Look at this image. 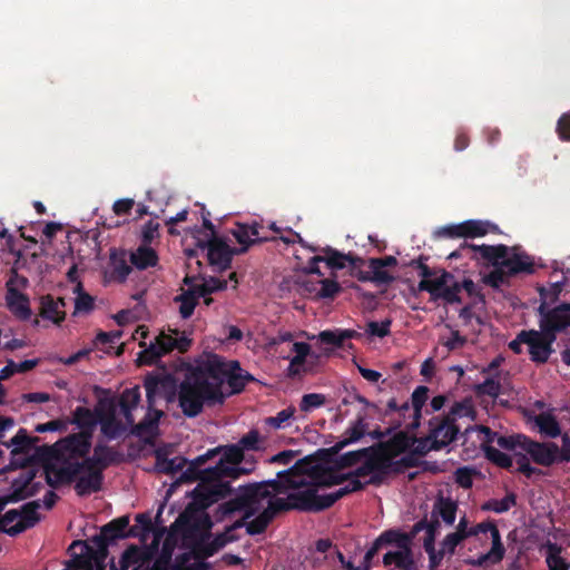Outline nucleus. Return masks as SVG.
<instances>
[{"instance_id":"nucleus-1","label":"nucleus","mask_w":570,"mask_h":570,"mask_svg":"<svg viewBox=\"0 0 570 570\" xmlns=\"http://www.w3.org/2000/svg\"><path fill=\"white\" fill-rule=\"evenodd\" d=\"M254 376L243 371L238 361H224L213 355L202 365L190 370L179 385L178 403L187 417H196L205 403L222 404L225 400L223 385L230 387V394L240 393Z\"/></svg>"},{"instance_id":"nucleus-2","label":"nucleus","mask_w":570,"mask_h":570,"mask_svg":"<svg viewBox=\"0 0 570 570\" xmlns=\"http://www.w3.org/2000/svg\"><path fill=\"white\" fill-rule=\"evenodd\" d=\"M298 465L292 470H284L277 473L276 480H268L257 483H249L244 487H239L238 491L233 498L220 503L215 513L214 518L217 522H222L227 518H230L236 512H243V517L227 525L222 532L226 538H230L229 543L238 541L240 535L237 533L238 530L244 528L246 520L254 517L264 507V500L269 495L268 488H273L276 491H282L284 479L293 470H297Z\"/></svg>"},{"instance_id":"nucleus-3","label":"nucleus","mask_w":570,"mask_h":570,"mask_svg":"<svg viewBox=\"0 0 570 570\" xmlns=\"http://www.w3.org/2000/svg\"><path fill=\"white\" fill-rule=\"evenodd\" d=\"M297 470H293L284 479L282 491H276L273 488H268L272 493H285L292 489L293 492L288 493L287 498H277L274 495L277 508L281 512L297 510L302 512H321L333 505L330 493L318 494V488L314 482L306 483L304 475L309 473V461L308 458L298 460L288 470L297 466Z\"/></svg>"},{"instance_id":"nucleus-4","label":"nucleus","mask_w":570,"mask_h":570,"mask_svg":"<svg viewBox=\"0 0 570 570\" xmlns=\"http://www.w3.org/2000/svg\"><path fill=\"white\" fill-rule=\"evenodd\" d=\"M203 490H205L204 485H200L191 491V502L187 504L171 525L175 532H179L186 540L194 541V544L199 540L209 539L212 535L213 521L205 510L229 495H212L210 493H202Z\"/></svg>"},{"instance_id":"nucleus-5","label":"nucleus","mask_w":570,"mask_h":570,"mask_svg":"<svg viewBox=\"0 0 570 570\" xmlns=\"http://www.w3.org/2000/svg\"><path fill=\"white\" fill-rule=\"evenodd\" d=\"M220 452V448L208 450L206 453L198 455L188 463L177 480V483H191L198 481L197 487L204 485L202 493L232 494L233 488L230 483L223 480V472L215 470L217 464L209 468H203L204 464L214 459Z\"/></svg>"},{"instance_id":"nucleus-6","label":"nucleus","mask_w":570,"mask_h":570,"mask_svg":"<svg viewBox=\"0 0 570 570\" xmlns=\"http://www.w3.org/2000/svg\"><path fill=\"white\" fill-rule=\"evenodd\" d=\"M148 412L145 417L134 425L131 433L136 436L154 435L158 430V423L163 411L155 409L156 397L163 396L167 390L175 387V380L170 374L148 375L144 383Z\"/></svg>"},{"instance_id":"nucleus-7","label":"nucleus","mask_w":570,"mask_h":570,"mask_svg":"<svg viewBox=\"0 0 570 570\" xmlns=\"http://www.w3.org/2000/svg\"><path fill=\"white\" fill-rule=\"evenodd\" d=\"M170 334L160 333L155 337V341L145 347L138 355V363L140 365L156 364L161 356L177 350L179 353H185L191 345V340L185 334L179 335L178 330H169Z\"/></svg>"},{"instance_id":"nucleus-8","label":"nucleus","mask_w":570,"mask_h":570,"mask_svg":"<svg viewBox=\"0 0 570 570\" xmlns=\"http://www.w3.org/2000/svg\"><path fill=\"white\" fill-rule=\"evenodd\" d=\"M535 272L532 257L525 253L509 254L503 261L502 268L492 269L483 276L482 281L485 285L498 289L502 285L509 283V278L519 274L531 275Z\"/></svg>"},{"instance_id":"nucleus-9","label":"nucleus","mask_w":570,"mask_h":570,"mask_svg":"<svg viewBox=\"0 0 570 570\" xmlns=\"http://www.w3.org/2000/svg\"><path fill=\"white\" fill-rule=\"evenodd\" d=\"M509 253V247L499 245H474L463 242L458 249L453 250L448 258L459 259L468 257L471 261L481 263L484 266H492L493 269L502 268L503 261Z\"/></svg>"},{"instance_id":"nucleus-10","label":"nucleus","mask_w":570,"mask_h":570,"mask_svg":"<svg viewBox=\"0 0 570 570\" xmlns=\"http://www.w3.org/2000/svg\"><path fill=\"white\" fill-rule=\"evenodd\" d=\"M412 265H415L420 271V276L422 279L420 281L417 288L421 292H428L432 299L436 301L439 298L443 301H455V289L456 287H452V291L445 289L444 286L448 282L453 278V274L450 272L442 269L439 276H435L436 273L431 269L422 258L417 261H412Z\"/></svg>"},{"instance_id":"nucleus-11","label":"nucleus","mask_w":570,"mask_h":570,"mask_svg":"<svg viewBox=\"0 0 570 570\" xmlns=\"http://www.w3.org/2000/svg\"><path fill=\"white\" fill-rule=\"evenodd\" d=\"M140 534L137 525L129 527V517L122 515L102 525L100 533L91 538V543L98 547L100 558L108 557V547L118 539L137 538Z\"/></svg>"},{"instance_id":"nucleus-12","label":"nucleus","mask_w":570,"mask_h":570,"mask_svg":"<svg viewBox=\"0 0 570 570\" xmlns=\"http://www.w3.org/2000/svg\"><path fill=\"white\" fill-rule=\"evenodd\" d=\"M499 227L489 222L480 219H469L460 224L442 226L434 232L436 238H476L488 234L499 233Z\"/></svg>"},{"instance_id":"nucleus-13","label":"nucleus","mask_w":570,"mask_h":570,"mask_svg":"<svg viewBox=\"0 0 570 570\" xmlns=\"http://www.w3.org/2000/svg\"><path fill=\"white\" fill-rule=\"evenodd\" d=\"M196 246L202 250H207L208 264L214 271L223 272L230 268L233 257L240 255L236 247L229 246L220 237H209L207 239L197 238Z\"/></svg>"},{"instance_id":"nucleus-14","label":"nucleus","mask_w":570,"mask_h":570,"mask_svg":"<svg viewBox=\"0 0 570 570\" xmlns=\"http://www.w3.org/2000/svg\"><path fill=\"white\" fill-rule=\"evenodd\" d=\"M366 455L363 456L362 464L356 468L351 475L365 478L370 475L368 484L379 485L386 476L385 452L376 445L368 446Z\"/></svg>"},{"instance_id":"nucleus-15","label":"nucleus","mask_w":570,"mask_h":570,"mask_svg":"<svg viewBox=\"0 0 570 570\" xmlns=\"http://www.w3.org/2000/svg\"><path fill=\"white\" fill-rule=\"evenodd\" d=\"M80 547V553L72 554L66 570H106V559L98 554V547L86 541H73L69 549Z\"/></svg>"},{"instance_id":"nucleus-16","label":"nucleus","mask_w":570,"mask_h":570,"mask_svg":"<svg viewBox=\"0 0 570 570\" xmlns=\"http://www.w3.org/2000/svg\"><path fill=\"white\" fill-rule=\"evenodd\" d=\"M230 233L239 244V247H236V249L240 255L246 253L253 245L275 239L269 237L265 227L257 222L236 223Z\"/></svg>"},{"instance_id":"nucleus-17","label":"nucleus","mask_w":570,"mask_h":570,"mask_svg":"<svg viewBox=\"0 0 570 570\" xmlns=\"http://www.w3.org/2000/svg\"><path fill=\"white\" fill-rule=\"evenodd\" d=\"M429 434L434 441V448L439 450L446 448L462 435L456 422L443 414L429 420Z\"/></svg>"},{"instance_id":"nucleus-18","label":"nucleus","mask_w":570,"mask_h":570,"mask_svg":"<svg viewBox=\"0 0 570 570\" xmlns=\"http://www.w3.org/2000/svg\"><path fill=\"white\" fill-rule=\"evenodd\" d=\"M80 461H65L62 464L48 462L43 465L46 483L52 489L71 484L80 474Z\"/></svg>"},{"instance_id":"nucleus-19","label":"nucleus","mask_w":570,"mask_h":570,"mask_svg":"<svg viewBox=\"0 0 570 570\" xmlns=\"http://www.w3.org/2000/svg\"><path fill=\"white\" fill-rule=\"evenodd\" d=\"M537 314L540 321L562 333L570 327V303L563 302L551 307L544 298L540 302Z\"/></svg>"},{"instance_id":"nucleus-20","label":"nucleus","mask_w":570,"mask_h":570,"mask_svg":"<svg viewBox=\"0 0 570 570\" xmlns=\"http://www.w3.org/2000/svg\"><path fill=\"white\" fill-rule=\"evenodd\" d=\"M393 544H395L399 550L389 551L383 556L384 567H391L393 564L399 570H415V563L410 548L411 538L406 533H403V539L393 541Z\"/></svg>"},{"instance_id":"nucleus-21","label":"nucleus","mask_w":570,"mask_h":570,"mask_svg":"<svg viewBox=\"0 0 570 570\" xmlns=\"http://www.w3.org/2000/svg\"><path fill=\"white\" fill-rule=\"evenodd\" d=\"M522 451L539 465L551 466L558 461L559 446L553 442L541 443L527 436Z\"/></svg>"},{"instance_id":"nucleus-22","label":"nucleus","mask_w":570,"mask_h":570,"mask_svg":"<svg viewBox=\"0 0 570 570\" xmlns=\"http://www.w3.org/2000/svg\"><path fill=\"white\" fill-rule=\"evenodd\" d=\"M82 472H85V474L77 476L75 480V491L77 495L87 497L100 491L104 482V472L91 465H81L80 473Z\"/></svg>"},{"instance_id":"nucleus-23","label":"nucleus","mask_w":570,"mask_h":570,"mask_svg":"<svg viewBox=\"0 0 570 570\" xmlns=\"http://www.w3.org/2000/svg\"><path fill=\"white\" fill-rule=\"evenodd\" d=\"M323 256L312 257L313 263L325 262L332 269H342L347 264L354 269L363 264V259L352 253H341L335 248L326 246L322 248Z\"/></svg>"},{"instance_id":"nucleus-24","label":"nucleus","mask_w":570,"mask_h":570,"mask_svg":"<svg viewBox=\"0 0 570 570\" xmlns=\"http://www.w3.org/2000/svg\"><path fill=\"white\" fill-rule=\"evenodd\" d=\"M265 501L267 502V507L264 508L263 511L253 520L248 522L246 521V524L244 525L246 528V533L249 535L264 533L273 519L281 512L271 490L269 495L264 500V502Z\"/></svg>"},{"instance_id":"nucleus-25","label":"nucleus","mask_w":570,"mask_h":570,"mask_svg":"<svg viewBox=\"0 0 570 570\" xmlns=\"http://www.w3.org/2000/svg\"><path fill=\"white\" fill-rule=\"evenodd\" d=\"M6 303L9 311L19 320L28 321L31 317V308L27 295L12 286V277L7 283Z\"/></svg>"},{"instance_id":"nucleus-26","label":"nucleus","mask_w":570,"mask_h":570,"mask_svg":"<svg viewBox=\"0 0 570 570\" xmlns=\"http://www.w3.org/2000/svg\"><path fill=\"white\" fill-rule=\"evenodd\" d=\"M476 430L480 434H483V443L490 445V443L495 442L500 448L511 452L522 450L527 438L523 434L500 435L499 433L484 425L476 426Z\"/></svg>"},{"instance_id":"nucleus-27","label":"nucleus","mask_w":570,"mask_h":570,"mask_svg":"<svg viewBox=\"0 0 570 570\" xmlns=\"http://www.w3.org/2000/svg\"><path fill=\"white\" fill-rule=\"evenodd\" d=\"M91 433L89 431H80L65 438L61 443L66 452L71 458H88L91 449Z\"/></svg>"},{"instance_id":"nucleus-28","label":"nucleus","mask_w":570,"mask_h":570,"mask_svg":"<svg viewBox=\"0 0 570 570\" xmlns=\"http://www.w3.org/2000/svg\"><path fill=\"white\" fill-rule=\"evenodd\" d=\"M40 508V501L35 500L30 501L21 507L20 520L10 525V537H16L26 530L33 528L40 521V514L38 513V509Z\"/></svg>"},{"instance_id":"nucleus-29","label":"nucleus","mask_w":570,"mask_h":570,"mask_svg":"<svg viewBox=\"0 0 570 570\" xmlns=\"http://www.w3.org/2000/svg\"><path fill=\"white\" fill-rule=\"evenodd\" d=\"M151 559L153 552L149 549L130 546L121 556L120 570H127L129 567H132V570H144Z\"/></svg>"},{"instance_id":"nucleus-30","label":"nucleus","mask_w":570,"mask_h":570,"mask_svg":"<svg viewBox=\"0 0 570 570\" xmlns=\"http://www.w3.org/2000/svg\"><path fill=\"white\" fill-rule=\"evenodd\" d=\"M523 341H527L529 357L535 364H546L554 353V348L538 337L537 330H528V337H523Z\"/></svg>"},{"instance_id":"nucleus-31","label":"nucleus","mask_w":570,"mask_h":570,"mask_svg":"<svg viewBox=\"0 0 570 570\" xmlns=\"http://www.w3.org/2000/svg\"><path fill=\"white\" fill-rule=\"evenodd\" d=\"M169 450L167 448H158L155 450V469L159 473L175 474L181 471L188 463L184 456L168 458Z\"/></svg>"},{"instance_id":"nucleus-32","label":"nucleus","mask_w":570,"mask_h":570,"mask_svg":"<svg viewBox=\"0 0 570 570\" xmlns=\"http://www.w3.org/2000/svg\"><path fill=\"white\" fill-rule=\"evenodd\" d=\"M118 453L106 444H96L91 456L80 461L81 465H91L104 472L109 465L117 462Z\"/></svg>"},{"instance_id":"nucleus-33","label":"nucleus","mask_w":570,"mask_h":570,"mask_svg":"<svg viewBox=\"0 0 570 570\" xmlns=\"http://www.w3.org/2000/svg\"><path fill=\"white\" fill-rule=\"evenodd\" d=\"M309 464L312 463L308 458ZM309 475L313 478L315 485L320 488H330L333 485L342 484L347 479V475L341 473L338 470L326 468L316 469L309 465Z\"/></svg>"},{"instance_id":"nucleus-34","label":"nucleus","mask_w":570,"mask_h":570,"mask_svg":"<svg viewBox=\"0 0 570 570\" xmlns=\"http://www.w3.org/2000/svg\"><path fill=\"white\" fill-rule=\"evenodd\" d=\"M230 538H226L225 534L217 533L213 540L208 541V539L199 540L193 546V553L195 559H206L215 553H217L220 549H223L226 544L229 543Z\"/></svg>"},{"instance_id":"nucleus-35","label":"nucleus","mask_w":570,"mask_h":570,"mask_svg":"<svg viewBox=\"0 0 570 570\" xmlns=\"http://www.w3.org/2000/svg\"><path fill=\"white\" fill-rule=\"evenodd\" d=\"M199 291L198 285L190 286L187 289L181 288V293L174 298V302L179 303L181 318L187 320L194 314L199 299L204 297V295H198Z\"/></svg>"},{"instance_id":"nucleus-36","label":"nucleus","mask_w":570,"mask_h":570,"mask_svg":"<svg viewBox=\"0 0 570 570\" xmlns=\"http://www.w3.org/2000/svg\"><path fill=\"white\" fill-rule=\"evenodd\" d=\"M35 476L36 473L33 471H28L14 479L11 483L12 492L2 497L4 505L28 499V488Z\"/></svg>"},{"instance_id":"nucleus-37","label":"nucleus","mask_w":570,"mask_h":570,"mask_svg":"<svg viewBox=\"0 0 570 570\" xmlns=\"http://www.w3.org/2000/svg\"><path fill=\"white\" fill-rule=\"evenodd\" d=\"M159 257L157 252L149 245H140L130 254V263L139 271L157 266Z\"/></svg>"},{"instance_id":"nucleus-38","label":"nucleus","mask_w":570,"mask_h":570,"mask_svg":"<svg viewBox=\"0 0 570 570\" xmlns=\"http://www.w3.org/2000/svg\"><path fill=\"white\" fill-rule=\"evenodd\" d=\"M39 315L58 326L66 320V311L58 307L55 297L50 294L40 297Z\"/></svg>"},{"instance_id":"nucleus-39","label":"nucleus","mask_w":570,"mask_h":570,"mask_svg":"<svg viewBox=\"0 0 570 570\" xmlns=\"http://www.w3.org/2000/svg\"><path fill=\"white\" fill-rule=\"evenodd\" d=\"M429 387L425 385H419L411 395V406L413 410L412 421L407 424V426L412 430H415L421 424L422 419V409L425 405L429 399Z\"/></svg>"},{"instance_id":"nucleus-40","label":"nucleus","mask_w":570,"mask_h":570,"mask_svg":"<svg viewBox=\"0 0 570 570\" xmlns=\"http://www.w3.org/2000/svg\"><path fill=\"white\" fill-rule=\"evenodd\" d=\"M362 334L355 330H325L318 333L317 338L321 343L342 347L346 340L361 338Z\"/></svg>"},{"instance_id":"nucleus-41","label":"nucleus","mask_w":570,"mask_h":570,"mask_svg":"<svg viewBox=\"0 0 570 570\" xmlns=\"http://www.w3.org/2000/svg\"><path fill=\"white\" fill-rule=\"evenodd\" d=\"M458 503L451 498L438 497L432 509V515L439 517L448 525H452L455 521Z\"/></svg>"},{"instance_id":"nucleus-42","label":"nucleus","mask_w":570,"mask_h":570,"mask_svg":"<svg viewBox=\"0 0 570 570\" xmlns=\"http://www.w3.org/2000/svg\"><path fill=\"white\" fill-rule=\"evenodd\" d=\"M376 446L389 453V455H400L412 446V436L405 432H399Z\"/></svg>"},{"instance_id":"nucleus-43","label":"nucleus","mask_w":570,"mask_h":570,"mask_svg":"<svg viewBox=\"0 0 570 570\" xmlns=\"http://www.w3.org/2000/svg\"><path fill=\"white\" fill-rule=\"evenodd\" d=\"M397 539H403V532L393 529L382 532L366 551L364 556L365 561L376 562L374 558L377 553L386 546L393 544V541Z\"/></svg>"},{"instance_id":"nucleus-44","label":"nucleus","mask_w":570,"mask_h":570,"mask_svg":"<svg viewBox=\"0 0 570 570\" xmlns=\"http://www.w3.org/2000/svg\"><path fill=\"white\" fill-rule=\"evenodd\" d=\"M397 539H403V532L393 529L382 532L366 551L364 556L365 561L376 562L374 558L377 553L386 546L393 544V541Z\"/></svg>"},{"instance_id":"nucleus-45","label":"nucleus","mask_w":570,"mask_h":570,"mask_svg":"<svg viewBox=\"0 0 570 570\" xmlns=\"http://www.w3.org/2000/svg\"><path fill=\"white\" fill-rule=\"evenodd\" d=\"M101 433L109 440L120 436L126 426L116 417L114 410L99 416Z\"/></svg>"},{"instance_id":"nucleus-46","label":"nucleus","mask_w":570,"mask_h":570,"mask_svg":"<svg viewBox=\"0 0 570 570\" xmlns=\"http://www.w3.org/2000/svg\"><path fill=\"white\" fill-rule=\"evenodd\" d=\"M366 431V424L364 419L360 416L344 433V439L338 441L334 446L331 448L333 453H338L343 448L350 443L358 441Z\"/></svg>"},{"instance_id":"nucleus-47","label":"nucleus","mask_w":570,"mask_h":570,"mask_svg":"<svg viewBox=\"0 0 570 570\" xmlns=\"http://www.w3.org/2000/svg\"><path fill=\"white\" fill-rule=\"evenodd\" d=\"M38 441L39 438L28 435L27 430L21 428L6 445L8 448L13 446L11 450L12 455L27 454Z\"/></svg>"},{"instance_id":"nucleus-48","label":"nucleus","mask_w":570,"mask_h":570,"mask_svg":"<svg viewBox=\"0 0 570 570\" xmlns=\"http://www.w3.org/2000/svg\"><path fill=\"white\" fill-rule=\"evenodd\" d=\"M219 448L223 451V455L216 464H223L220 466L222 470L225 468H237L245 460V452L237 443Z\"/></svg>"},{"instance_id":"nucleus-49","label":"nucleus","mask_w":570,"mask_h":570,"mask_svg":"<svg viewBox=\"0 0 570 570\" xmlns=\"http://www.w3.org/2000/svg\"><path fill=\"white\" fill-rule=\"evenodd\" d=\"M562 547L548 542L546 546V563L548 570H569L570 564L561 557Z\"/></svg>"},{"instance_id":"nucleus-50","label":"nucleus","mask_w":570,"mask_h":570,"mask_svg":"<svg viewBox=\"0 0 570 570\" xmlns=\"http://www.w3.org/2000/svg\"><path fill=\"white\" fill-rule=\"evenodd\" d=\"M98 420L90 409L85 406H77L72 413V419L69 424L77 425L81 431H89L92 434V429Z\"/></svg>"},{"instance_id":"nucleus-51","label":"nucleus","mask_w":570,"mask_h":570,"mask_svg":"<svg viewBox=\"0 0 570 570\" xmlns=\"http://www.w3.org/2000/svg\"><path fill=\"white\" fill-rule=\"evenodd\" d=\"M220 466H223V464H217L215 470L223 472V480H226L227 478L236 480L240 475H247L252 473L255 470L256 460L253 455H245V460L237 468H225L222 470Z\"/></svg>"},{"instance_id":"nucleus-52","label":"nucleus","mask_w":570,"mask_h":570,"mask_svg":"<svg viewBox=\"0 0 570 570\" xmlns=\"http://www.w3.org/2000/svg\"><path fill=\"white\" fill-rule=\"evenodd\" d=\"M491 539V550L488 553L481 556L474 564L482 566L487 560H491L493 563H498L503 559L505 549L501 541L499 529H494V531H492Z\"/></svg>"},{"instance_id":"nucleus-53","label":"nucleus","mask_w":570,"mask_h":570,"mask_svg":"<svg viewBox=\"0 0 570 570\" xmlns=\"http://www.w3.org/2000/svg\"><path fill=\"white\" fill-rule=\"evenodd\" d=\"M485 458L501 469L511 470L513 468V459L511 455L501 452L499 449L482 442Z\"/></svg>"},{"instance_id":"nucleus-54","label":"nucleus","mask_w":570,"mask_h":570,"mask_svg":"<svg viewBox=\"0 0 570 570\" xmlns=\"http://www.w3.org/2000/svg\"><path fill=\"white\" fill-rule=\"evenodd\" d=\"M517 505V494L509 492L503 499H490L481 505L482 511H492L495 513H504L512 507Z\"/></svg>"},{"instance_id":"nucleus-55","label":"nucleus","mask_w":570,"mask_h":570,"mask_svg":"<svg viewBox=\"0 0 570 570\" xmlns=\"http://www.w3.org/2000/svg\"><path fill=\"white\" fill-rule=\"evenodd\" d=\"M511 456L513 459V463L515 462L517 464L515 471L522 473L528 479L532 478V475L534 474H542L541 470L531 465V458L527 452L522 450H517L512 452Z\"/></svg>"},{"instance_id":"nucleus-56","label":"nucleus","mask_w":570,"mask_h":570,"mask_svg":"<svg viewBox=\"0 0 570 570\" xmlns=\"http://www.w3.org/2000/svg\"><path fill=\"white\" fill-rule=\"evenodd\" d=\"M346 475L347 479L345 481L347 483L344 487L340 488L338 490L330 493L333 504L350 493L363 490L364 487L367 484L366 482L363 483L360 481L361 476H353L351 475V473H347Z\"/></svg>"},{"instance_id":"nucleus-57","label":"nucleus","mask_w":570,"mask_h":570,"mask_svg":"<svg viewBox=\"0 0 570 570\" xmlns=\"http://www.w3.org/2000/svg\"><path fill=\"white\" fill-rule=\"evenodd\" d=\"M452 287H456V289L454 292L456 299L455 301H445L449 304L461 303L460 293L462 289H464L469 296L476 295V286L474 284V282L470 278H464L462 283H459L458 281H455V277L453 276V278L446 283L443 291H445V289L452 291Z\"/></svg>"},{"instance_id":"nucleus-58","label":"nucleus","mask_w":570,"mask_h":570,"mask_svg":"<svg viewBox=\"0 0 570 570\" xmlns=\"http://www.w3.org/2000/svg\"><path fill=\"white\" fill-rule=\"evenodd\" d=\"M537 424L541 432L550 438H557L561 434V429L557 419L551 414H541L537 417Z\"/></svg>"},{"instance_id":"nucleus-59","label":"nucleus","mask_w":570,"mask_h":570,"mask_svg":"<svg viewBox=\"0 0 570 570\" xmlns=\"http://www.w3.org/2000/svg\"><path fill=\"white\" fill-rule=\"evenodd\" d=\"M475 414L473 405L470 400L455 402L449 413L444 414L450 420L456 422V417H473Z\"/></svg>"},{"instance_id":"nucleus-60","label":"nucleus","mask_w":570,"mask_h":570,"mask_svg":"<svg viewBox=\"0 0 570 570\" xmlns=\"http://www.w3.org/2000/svg\"><path fill=\"white\" fill-rule=\"evenodd\" d=\"M474 392L476 395H488L497 399L501 393V383L499 380L489 377L484 382L476 384Z\"/></svg>"},{"instance_id":"nucleus-61","label":"nucleus","mask_w":570,"mask_h":570,"mask_svg":"<svg viewBox=\"0 0 570 570\" xmlns=\"http://www.w3.org/2000/svg\"><path fill=\"white\" fill-rule=\"evenodd\" d=\"M368 451L370 450H367V448H364L356 451H348L340 455L336 461L337 469H345L357 464L363 460V456L366 455Z\"/></svg>"},{"instance_id":"nucleus-62","label":"nucleus","mask_w":570,"mask_h":570,"mask_svg":"<svg viewBox=\"0 0 570 570\" xmlns=\"http://www.w3.org/2000/svg\"><path fill=\"white\" fill-rule=\"evenodd\" d=\"M95 297L90 294H81L79 297L75 298L72 316L88 315L95 309Z\"/></svg>"},{"instance_id":"nucleus-63","label":"nucleus","mask_w":570,"mask_h":570,"mask_svg":"<svg viewBox=\"0 0 570 570\" xmlns=\"http://www.w3.org/2000/svg\"><path fill=\"white\" fill-rule=\"evenodd\" d=\"M140 402V390L138 386L126 389L119 399L120 410L136 409Z\"/></svg>"},{"instance_id":"nucleus-64","label":"nucleus","mask_w":570,"mask_h":570,"mask_svg":"<svg viewBox=\"0 0 570 570\" xmlns=\"http://www.w3.org/2000/svg\"><path fill=\"white\" fill-rule=\"evenodd\" d=\"M259 432L250 430L247 434L243 435L237 444L245 451H259L263 449Z\"/></svg>"}]
</instances>
